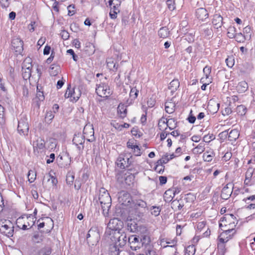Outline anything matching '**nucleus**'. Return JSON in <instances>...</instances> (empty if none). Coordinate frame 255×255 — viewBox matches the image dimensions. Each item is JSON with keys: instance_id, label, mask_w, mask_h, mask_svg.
Listing matches in <instances>:
<instances>
[{"instance_id": "obj_1", "label": "nucleus", "mask_w": 255, "mask_h": 255, "mask_svg": "<svg viewBox=\"0 0 255 255\" xmlns=\"http://www.w3.org/2000/svg\"><path fill=\"white\" fill-rule=\"evenodd\" d=\"M83 134L84 135L80 133L76 134L73 139L74 144L78 146L79 150H82L84 149V146L82 145L85 142V138L90 142H92L95 140L94 129L90 126H86L84 128Z\"/></svg>"}, {"instance_id": "obj_2", "label": "nucleus", "mask_w": 255, "mask_h": 255, "mask_svg": "<svg viewBox=\"0 0 255 255\" xmlns=\"http://www.w3.org/2000/svg\"><path fill=\"white\" fill-rule=\"evenodd\" d=\"M99 200L104 214H108L111 205L112 199L108 191L106 189L101 188L100 189Z\"/></svg>"}, {"instance_id": "obj_3", "label": "nucleus", "mask_w": 255, "mask_h": 255, "mask_svg": "<svg viewBox=\"0 0 255 255\" xmlns=\"http://www.w3.org/2000/svg\"><path fill=\"white\" fill-rule=\"evenodd\" d=\"M123 223L118 218L111 219L108 224L106 233L112 235L115 232H121Z\"/></svg>"}, {"instance_id": "obj_4", "label": "nucleus", "mask_w": 255, "mask_h": 255, "mask_svg": "<svg viewBox=\"0 0 255 255\" xmlns=\"http://www.w3.org/2000/svg\"><path fill=\"white\" fill-rule=\"evenodd\" d=\"M111 239L114 244L120 247H123L126 244L128 238L124 232H115Z\"/></svg>"}, {"instance_id": "obj_5", "label": "nucleus", "mask_w": 255, "mask_h": 255, "mask_svg": "<svg viewBox=\"0 0 255 255\" xmlns=\"http://www.w3.org/2000/svg\"><path fill=\"white\" fill-rule=\"evenodd\" d=\"M0 231L7 237H12L14 232L12 223L9 220L0 221Z\"/></svg>"}, {"instance_id": "obj_6", "label": "nucleus", "mask_w": 255, "mask_h": 255, "mask_svg": "<svg viewBox=\"0 0 255 255\" xmlns=\"http://www.w3.org/2000/svg\"><path fill=\"white\" fill-rule=\"evenodd\" d=\"M100 238L98 230L96 228H92L87 234V241L89 245L94 246L98 243Z\"/></svg>"}, {"instance_id": "obj_7", "label": "nucleus", "mask_w": 255, "mask_h": 255, "mask_svg": "<svg viewBox=\"0 0 255 255\" xmlns=\"http://www.w3.org/2000/svg\"><path fill=\"white\" fill-rule=\"evenodd\" d=\"M221 229L223 231L219 236V241L222 243L227 242L236 233L234 228H228L227 224H225V228Z\"/></svg>"}, {"instance_id": "obj_8", "label": "nucleus", "mask_w": 255, "mask_h": 255, "mask_svg": "<svg viewBox=\"0 0 255 255\" xmlns=\"http://www.w3.org/2000/svg\"><path fill=\"white\" fill-rule=\"evenodd\" d=\"M132 162V156L130 154H121L117 160V164L118 167L122 169L128 167Z\"/></svg>"}, {"instance_id": "obj_9", "label": "nucleus", "mask_w": 255, "mask_h": 255, "mask_svg": "<svg viewBox=\"0 0 255 255\" xmlns=\"http://www.w3.org/2000/svg\"><path fill=\"white\" fill-rule=\"evenodd\" d=\"M147 204L142 200H136L134 202V209L135 215L140 217L143 216L144 212L146 211Z\"/></svg>"}, {"instance_id": "obj_10", "label": "nucleus", "mask_w": 255, "mask_h": 255, "mask_svg": "<svg viewBox=\"0 0 255 255\" xmlns=\"http://www.w3.org/2000/svg\"><path fill=\"white\" fill-rule=\"evenodd\" d=\"M108 2L111 7L110 16L112 19H115L117 17V14L120 11L121 0H109Z\"/></svg>"}, {"instance_id": "obj_11", "label": "nucleus", "mask_w": 255, "mask_h": 255, "mask_svg": "<svg viewBox=\"0 0 255 255\" xmlns=\"http://www.w3.org/2000/svg\"><path fill=\"white\" fill-rule=\"evenodd\" d=\"M96 86V92L98 96L101 97H108L110 96L111 91L107 84L100 82L97 83Z\"/></svg>"}, {"instance_id": "obj_12", "label": "nucleus", "mask_w": 255, "mask_h": 255, "mask_svg": "<svg viewBox=\"0 0 255 255\" xmlns=\"http://www.w3.org/2000/svg\"><path fill=\"white\" fill-rule=\"evenodd\" d=\"M81 92L78 88H73L71 89L69 87H68L65 93V97L66 98H70V101H77L80 97Z\"/></svg>"}, {"instance_id": "obj_13", "label": "nucleus", "mask_w": 255, "mask_h": 255, "mask_svg": "<svg viewBox=\"0 0 255 255\" xmlns=\"http://www.w3.org/2000/svg\"><path fill=\"white\" fill-rule=\"evenodd\" d=\"M17 130L20 134L24 135L28 134L29 125L27 118L25 117L21 118L18 122Z\"/></svg>"}, {"instance_id": "obj_14", "label": "nucleus", "mask_w": 255, "mask_h": 255, "mask_svg": "<svg viewBox=\"0 0 255 255\" xmlns=\"http://www.w3.org/2000/svg\"><path fill=\"white\" fill-rule=\"evenodd\" d=\"M234 220L235 217L233 214L226 215L225 217L222 218V223L220 224L219 226L221 228H225V224H227L228 228H233L235 226V223L234 221L232 223L231 221Z\"/></svg>"}, {"instance_id": "obj_15", "label": "nucleus", "mask_w": 255, "mask_h": 255, "mask_svg": "<svg viewBox=\"0 0 255 255\" xmlns=\"http://www.w3.org/2000/svg\"><path fill=\"white\" fill-rule=\"evenodd\" d=\"M118 199L120 203L126 206L129 205L132 200L130 194L124 191L119 193Z\"/></svg>"}, {"instance_id": "obj_16", "label": "nucleus", "mask_w": 255, "mask_h": 255, "mask_svg": "<svg viewBox=\"0 0 255 255\" xmlns=\"http://www.w3.org/2000/svg\"><path fill=\"white\" fill-rule=\"evenodd\" d=\"M12 48L14 51L20 54L23 51V41L19 38H14L11 41Z\"/></svg>"}, {"instance_id": "obj_17", "label": "nucleus", "mask_w": 255, "mask_h": 255, "mask_svg": "<svg viewBox=\"0 0 255 255\" xmlns=\"http://www.w3.org/2000/svg\"><path fill=\"white\" fill-rule=\"evenodd\" d=\"M233 189V184L228 183L223 189L221 194V197L224 200H227L231 196Z\"/></svg>"}, {"instance_id": "obj_18", "label": "nucleus", "mask_w": 255, "mask_h": 255, "mask_svg": "<svg viewBox=\"0 0 255 255\" xmlns=\"http://www.w3.org/2000/svg\"><path fill=\"white\" fill-rule=\"evenodd\" d=\"M128 243L130 244V248L133 251H136L141 247L140 241L135 236H131L128 238Z\"/></svg>"}, {"instance_id": "obj_19", "label": "nucleus", "mask_w": 255, "mask_h": 255, "mask_svg": "<svg viewBox=\"0 0 255 255\" xmlns=\"http://www.w3.org/2000/svg\"><path fill=\"white\" fill-rule=\"evenodd\" d=\"M34 153L35 155L39 153L38 149L40 150H43L45 148V141L41 138H38L37 139L33 142V143Z\"/></svg>"}, {"instance_id": "obj_20", "label": "nucleus", "mask_w": 255, "mask_h": 255, "mask_svg": "<svg viewBox=\"0 0 255 255\" xmlns=\"http://www.w3.org/2000/svg\"><path fill=\"white\" fill-rule=\"evenodd\" d=\"M196 15L199 19L204 20L208 17V13L204 8H199L196 10Z\"/></svg>"}, {"instance_id": "obj_21", "label": "nucleus", "mask_w": 255, "mask_h": 255, "mask_svg": "<svg viewBox=\"0 0 255 255\" xmlns=\"http://www.w3.org/2000/svg\"><path fill=\"white\" fill-rule=\"evenodd\" d=\"M213 24L216 29L221 27L223 25V17L219 14H214L212 20Z\"/></svg>"}, {"instance_id": "obj_22", "label": "nucleus", "mask_w": 255, "mask_h": 255, "mask_svg": "<svg viewBox=\"0 0 255 255\" xmlns=\"http://www.w3.org/2000/svg\"><path fill=\"white\" fill-rule=\"evenodd\" d=\"M248 89V84L246 81H242L239 83L237 86V90L239 93L245 92Z\"/></svg>"}, {"instance_id": "obj_23", "label": "nucleus", "mask_w": 255, "mask_h": 255, "mask_svg": "<svg viewBox=\"0 0 255 255\" xmlns=\"http://www.w3.org/2000/svg\"><path fill=\"white\" fill-rule=\"evenodd\" d=\"M171 101H172V100H171ZM175 104L172 101H168L165 104V109L167 113H173L175 110Z\"/></svg>"}, {"instance_id": "obj_24", "label": "nucleus", "mask_w": 255, "mask_h": 255, "mask_svg": "<svg viewBox=\"0 0 255 255\" xmlns=\"http://www.w3.org/2000/svg\"><path fill=\"white\" fill-rule=\"evenodd\" d=\"M118 246L114 244L113 242L110 246L109 254L110 255H119L120 250Z\"/></svg>"}, {"instance_id": "obj_25", "label": "nucleus", "mask_w": 255, "mask_h": 255, "mask_svg": "<svg viewBox=\"0 0 255 255\" xmlns=\"http://www.w3.org/2000/svg\"><path fill=\"white\" fill-rule=\"evenodd\" d=\"M175 196L174 190L169 189L165 191L164 194V199L166 202H170Z\"/></svg>"}, {"instance_id": "obj_26", "label": "nucleus", "mask_w": 255, "mask_h": 255, "mask_svg": "<svg viewBox=\"0 0 255 255\" xmlns=\"http://www.w3.org/2000/svg\"><path fill=\"white\" fill-rule=\"evenodd\" d=\"M107 65L110 70L117 71L118 70V65L116 64L112 58L107 59Z\"/></svg>"}, {"instance_id": "obj_27", "label": "nucleus", "mask_w": 255, "mask_h": 255, "mask_svg": "<svg viewBox=\"0 0 255 255\" xmlns=\"http://www.w3.org/2000/svg\"><path fill=\"white\" fill-rule=\"evenodd\" d=\"M118 113L120 118L124 119L126 117L127 110L124 105H119L118 107Z\"/></svg>"}, {"instance_id": "obj_28", "label": "nucleus", "mask_w": 255, "mask_h": 255, "mask_svg": "<svg viewBox=\"0 0 255 255\" xmlns=\"http://www.w3.org/2000/svg\"><path fill=\"white\" fill-rule=\"evenodd\" d=\"M158 33L160 37L165 38L168 36L169 34V31L167 27H162L160 28Z\"/></svg>"}, {"instance_id": "obj_29", "label": "nucleus", "mask_w": 255, "mask_h": 255, "mask_svg": "<svg viewBox=\"0 0 255 255\" xmlns=\"http://www.w3.org/2000/svg\"><path fill=\"white\" fill-rule=\"evenodd\" d=\"M220 104L217 103L215 101H210L208 104V108L210 110H212L213 112L216 113L219 109Z\"/></svg>"}, {"instance_id": "obj_30", "label": "nucleus", "mask_w": 255, "mask_h": 255, "mask_svg": "<svg viewBox=\"0 0 255 255\" xmlns=\"http://www.w3.org/2000/svg\"><path fill=\"white\" fill-rule=\"evenodd\" d=\"M239 133L237 129L232 130L228 134V140L232 141L235 140L239 137Z\"/></svg>"}, {"instance_id": "obj_31", "label": "nucleus", "mask_w": 255, "mask_h": 255, "mask_svg": "<svg viewBox=\"0 0 255 255\" xmlns=\"http://www.w3.org/2000/svg\"><path fill=\"white\" fill-rule=\"evenodd\" d=\"M150 237L148 236L144 235L140 239V244L142 246H144L147 248L150 245Z\"/></svg>"}, {"instance_id": "obj_32", "label": "nucleus", "mask_w": 255, "mask_h": 255, "mask_svg": "<svg viewBox=\"0 0 255 255\" xmlns=\"http://www.w3.org/2000/svg\"><path fill=\"white\" fill-rule=\"evenodd\" d=\"M179 86V82L177 79L173 80L169 84V89L171 92L176 91Z\"/></svg>"}, {"instance_id": "obj_33", "label": "nucleus", "mask_w": 255, "mask_h": 255, "mask_svg": "<svg viewBox=\"0 0 255 255\" xmlns=\"http://www.w3.org/2000/svg\"><path fill=\"white\" fill-rule=\"evenodd\" d=\"M35 221L34 217L32 215H30L26 217L25 220L24 221V223H26L27 226L29 228H31L34 225Z\"/></svg>"}, {"instance_id": "obj_34", "label": "nucleus", "mask_w": 255, "mask_h": 255, "mask_svg": "<svg viewBox=\"0 0 255 255\" xmlns=\"http://www.w3.org/2000/svg\"><path fill=\"white\" fill-rule=\"evenodd\" d=\"M166 121H167V119L164 118H162L159 120L158 127L160 130L167 129V125Z\"/></svg>"}, {"instance_id": "obj_35", "label": "nucleus", "mask_w": 255, "mask_h": 255, "mask_svg": "<svg viewBox=\"0 0 255 255\" xmlns=\"http://www.w3.org/2000/svg\"><path fill=\"white\" fill-rule=\"evenodd\" d=\"M215 154L212 151H206L203 154V158L204 161L209 162L212 160Z\"/></svg>"}, {"instance_id": "obj_36", "label": "nucleus", "mask_w": 255, "mask_h": 255, "mask_svg": "<svg viewBox=\"0 0 255 255\" xmlns=\"http://www.w3.org/2000/svg\"><path fill=\"white\" fill-rule=\"evenodd\" d=\"M151 214L155 217L158 216L160 213L161 209L159 206H152L150 208Z\"/></svg>"}, {"instance_id": "obj_37", "label": "nucleus", "mask_w": 255, "mask_h": 255, "mask_svg": "<svg viewBox=\"0 0 255 255\" xmlns=\"http://www.w3.org/2000/svg\"><path fill=\"white\" fill-rule=\"evenodd\" d=\"M43 240L42 236L39 233H35L32 238V241L35 243H39Z\"/></svg>"}, {"instance_id": "obj_38", "label": "nucleus", "mask_w": 255, "mask_h": 255, "mask_svg": "<svg viewBox=\"0 0 255 255\" xmlns=\"http://www.w3.org/2000/svg\"><path fill=\"white\" fill-rule=\"evenodd\" d=\"M236 28L234 27H229L228 29L227 36L230 38H233L235 37L236 35Z\"/></svg>"}, {"instance_id": "obj_39", "label": "nucleus", "mask_w": 255, "mask_h": 255, "mask_svg": "<svg viewBox=\"0 0 255 255\" xmlns=\"http://www.w3.org/2000/svg\"><path fill=\"white\" fill-rule=\"evenodd\" d=\"M247 109L246 107L244 105H240L238 106L237 107V112L238 115L240 116L245 115L246 113Z\"/></svg>"}, {"instance_id": "obj_40", "label": "nucleus", "mask_w": 255, "mask_h": 255, "mask_svg": "<svg viewBox=\"0 0 255 255\" xmlns=\"http://www.w3.org/2000/svg\"><path fill=\"white\" fill-rule=\"evenodd\" d=\"M22 70L23 78L25 80L29 79L31 75V70L30 69H22Z\"/></svg>"}, {"instance_id": "obj_41", "label": "nucleus", "mask_w": 255, "mask_h": 255, "mask_svg": "<svg viewBox=\"0 0 255 255\" xmlns=\"http://www.w3.org/2000/svg\"><path fill=\"white\" fill-rule=\"evenodd\" d=\"M59 70V67L57 66L51 65L50 70L49 73L52 76H55L57 75Z\"/></svg>"}, {"instance_id": "obj_42", "label": "nucleus", "mask_w": 255, "mask_h": 255, "mask_svg": "<svg viewBox=\"0 0 255 255\" xmlns=\"http://www.w3.org/2000/svg\"><path fill=\"white\" fill-rule=\"evenodd\" d=\"M74 180V175L73 173L69 172L66 175V182L69 185H72Z\"/></svg>"}, {"instance_id": "obj_43", "label": "nucleus", "mask_w": 255, "mask_h": 255, "mask_svg": "<svg viewBox=\"0 0 255 255\" xmlns=\"http://www.w3.org/2000/svg\"><path fill=\"white\" fill-rule=\"evenodd\" d=\"M166 123H167V127H168L170 129H174L176 126V123L174 119H170L166 121Z\"/></svg>"}, {"instance_id": "obj_44", "label": "nucleus", "mask_w": 255, "mask_h": 255, "mask_svg": "<svg viewBox=\"0 0 255 255\" xmlns=\"http://www.w3.org/2000/svg\"><path fill=\"white\" fill-rule=\"evenodd\" d=\"M36 172L34 170H30L28 173V180L30 183L33 182L36 178Z\"/></svg>"}, {"instance_id": "obj_45", "label": "nucleus", "mask_w": 255, "mask_h": 255, "mask_svg": "<svg viewBox=\"0 0 255 255\" xmlns=\"http://www.w3.org/2000/svg\"><path fill=\"white\" fill-rule=\"evenodd\" d=\"M51 253L49 248H45L41 249L36 255H50Z\"/></svg>"}, {"instance_id": "obj_46", "label": "nucleus", "mask_w": 255, "mask_h": 255, "mask_svg": "<svg viewBox=\"0 0 255 255\" xmlns=\"http://www.w3.org/2000/svg\"><path fill=\"white\" fill-rule=\"evenodd\" d=\"M138 94V90L136 88H132L130 90L129 96L131 99H135L137 98Z\"/></svg>"}, {"instance_id": "obj_47", "label": "nucleus", "mask_w": 255, "mask_h": 255, "mask_svg": "<svg viewBox=\"0 0 255 255\" xmlns=\"http://www.w3.org/2000/svg\"><path fill=\"white\" fill-rule=\"evenodd\" d=\"M30 59L26 58L23 63L22 69H30L31 70L32 64L30 62Z\"/></svg>"}, {"instance_id": "obj_48", "label": "nucleus", "mask_w": 255, "mask_h": 255, "mask_svg": "<svg viewBox=\"0 0 255 255\" xmlns=\"http://www.w3.org/2000/svg\"><path fill=\"white\" fill-rule=\"evenodd\" d=\"M234 38L238 42H243L246 39L245 36L241 32L237 33Z\"/></svg>"}, {"instance_id": "obj_49", "label": "nucleus", "mask_w": 255, "mask_h": 255, "mask_svg": "<svg viewBox=\"0 0 255 255\" xmlns=\"http://www.w3.org/2000/svg\"><path fill=\"white\" fill-rule=\"evenodd\" d=\"M45 179H47L48 181L51 179V182L53 185H55L57 182V179L53 176H51L50 174H47V175L44 176L43 183L44 182V180Z\"/></svg>"}, {"instance_id": "obj_50", "label": "nucleus", "mask_w": 255, "mask_h": 255, "mask_svg": "<svg viewBox=\"0 0 255 255\" xmlns=\"http://www.w3.org/2000/svg\"><path fill=\"white\" fill-rule=\"evenodd\" d=\"M4 109L0 105V124H2L4 122Z\"/></svg>"}, {"instance_id": "obj_51", "label": "nucleus", "mask_w": 255, "mask_h": 255, "mask_svg": "<svg viewBox=\"0 0 255 255\" xmlns=\"http://www.w3.org/2000/svg\"><path fill=\"white\" fill-rule=\"evenodd\" d=\"M205 150L204 144L203 143H200L197 147L194 148V150L197 153H202Z\"/></svg>"}, {"instance_id": "obj_52", "label": "nucleus", "mask_w": 255, "mask_h": 255, "mask_svg": "<svg viewBox=\"0 0 255 255\" xmlns=\"http://www.w3.org/2000/svg\"><path fill=\"white\" fill-rule=\"evenodd\" d=\"M166 4L168 6V8L171 10H173L175 9V2L174 0H167L166 1Z\"/></svg>"}, {"instance_id": "obj_53", "label": "nucleus", "mask_w": 255, "mask_h": 255, "mask_svg": "<svg viewBox=\"0 0 255 255\" xmlns=\"http://www.w3.org/2000/svg\"><path fill=\"white\" fill-rule=\"evenodd\" d=\"M211 72V67L208 66H206L203 69V72L205 74L206 79H207Z\"/></svg>"}, {"instance_id": "obj_54", "label": "nucleus", "mask_w": 255, "mask_h": 255, "mask_svg": "<svg viewBox=\"0 0 255 255\" xmlns=\"http://www.w3.org/2000/svg\"><path fill=\"white\" fill-rule=\"evenodd\" d=\"M146 255H156L155 251L153 249V247L149 246L147 248V252Z\"/></svg>"}, {"instance_id": "obj_55", "label": "nucleus", "mask_w": 255, "mask_h": 255, "mask_svg": "<svg viewBox=\"0 0 255 255\" xmlns=\"http://www.w3.org/2000/svg\"><path fill=\"white\" fill-rule=\"evenodd\" d=\"M62 38L64 40H67L69 37V34L66 30H62L60 33Z\"/></svg>"}, {"instance_id": "obj_56", "label": "nucleus", "mask_w": 255, "mask_h": 255, "mask_svg": "<svg viewBox=\"0 0 255 255\" xmlns=\"http://www.w3.org/2000/svg\"><path fill=\"white\" fill-rule=\"evenodd\" d=\"M226 62L227 64V65L229 67H232L234 65V60L231 57L227 58L226 59Z\"/></svg>"}, {"instance_id": "obj_57", "label": "nucleus", "mask_w": 255, "mask_h": 255, "mask_svg": "<svg viewBox=\"0 0 255 255\" xmlns=\"http://www.w3.org/2000/svg\"><path fill=\"white\" fill-rule=\"evenodd\" d=\"M232 155V154L231 152H227L223 157V158L225 161H227L231 159Z\"/></svg>"}, {"instance_id": "obj_58", "label": "nucleus", "mask_w": 255, "mask_h": 255, "mask_svg": "<svg viewBox=\"0 0 255 255\" xmlns=\"http://www.w3.org/2000/svg\"><path fill=\"white\" fill-rule=\"evenodd\" d=\"M67 52L72 56L73 59L75 61H77L78 56L75 54L74 51L72 49L68 50Z\"/></svg>"}, {"instance_id": "obj_59", "label": "nucleus", "mask_w": 255, "mask_h": 255, "mask_svg": "<svg viewBox=\"0 0 255 255\" xmlns=\"http://www.w3.org/2000/svg\"><path fill=\"white\" fill-rule=\"evenodd\" d=\"M74 8H75L74 6H72V5H70L67 7L69 15H72L75 13V12L74 10Z\"/></svg>"}, {"instance_id": "obj_60", "label": "nucleus", "mask_w": 255, "mask_h": 255, "mask_svg": "<svg viewBox=\"0 0 255 255\" xmlns=\"http://www.w3.org/2000/svg\"><path fill=\"white\" fill-rule=\"evenodd\" d=\"M37 98L40 101H42L44 99V96L43 95V93L42 92L38 91L36 94Z\"/></svg>"}, {"instance_id": "obj_61", "label": "nucleus", "mask_w": 255, "mask_h": 255, "mask_svg": "<svg viewBox=\"0 0 255 255\" xmlns=\"http://www.w3.org/2000/svg\"><path fill=\"white\" fill-rule=\"evenodd\" d=\"M54 117V116L52 112H47L46 116L45 119L48 120L49 121H51Z\"/></svg>"}, {"instance_id": "obj_62", "label": "nucleus", "mask_w": 255, "mask_h": 255, "mask_svg": "<svg viewBox=\"0 0 255 255\" xmlns=\"http://www.w3.org/2000/svg\"><path fill=\"white\" fill-rule=\"evenodd\" d=\"M133 149V152L135 156H139L141 155L140 149L139 148L138 146H135Z\"/></svg>"}, {"instance_id": "obj_63", "label": "nucleus", "mask_w": 255, "mask_h": 255, "mask_svg": "<svg viewBox=\"0 0 255 255\" xmlns=\"http://www.w3.org/2000/svg\"><path fill=\"white\" fill-rule=\"evenodd\" d=\"M213 135H206L203 137L204 141L209 142L213 139Z\"/></svg>"}, {"instance_id": "obj_64", "label": "nucleus", "mask_w": 255, "mask_h": 255, "mask_svg": "<svg viewBox=\"0 0 255 255\" xmlns=\"http://www.w3.org/2000/svg\"><path fill=\"white\" fill-rule=\"evenodd\" d=\"M147 105L149 107H153L155 104V101L152 99V98H150L148 101H147Z\"/></svg>"}]
</instances>
